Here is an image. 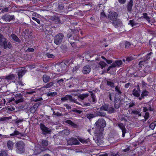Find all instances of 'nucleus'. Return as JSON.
Segmentation results:
<instances>
[{"instance_id": "f257e3e1", "label": "nucleus", "mask_w": 156, "mask_h": 156, "mask_svg": "<svg viewBox=\"0 0 156 156\" xmlns=\"http://www.w3.org/2000/svg\"><path fill=\"white\" fill-rule=\"evenodd\" d=\"M12 47L11 43L0 33V48H3L4 49L7 48L11 49Z\"/></svg>"}, {"instance_id": "f03ea898", "label": "nucleus", "mask_w": 156, "mask_h": 156, "mask_svg": "<svg viewBox=\"0 0 156 156\" xmlns=\"http://www.w3.org/2000/svg\"><path fill=\"white\" fill-rule=\"evenodd\" d=\"M12 47L11 43L0 33V48H3L4 49L7 48L11 49Z\"/></svg>"}, {"instance_id": "7ed1b4c3", "label": "nucleus", "mask_w": 156, "mask_h": 156, "mask_svg": "<svg viewBox=\"0 0 156 156\" xmlns=\"http://www.w3.org/2000/svg\"><path fill=\"white\" fill-rule=\"evenodd\" d=\"M7 100L8 102L6 105H9V104H8V103H11V104H14V102L17 104L18 103L23 102L24 101V99L23 97V94H17L15 95V97L8 99Z\"/></svg>"}, {"instance_id": "20e7f679", "label": "nucleus", "mask_w": 156, "mask_h": 156, "mask_svg": "<svg viewBox=\"0 0 156 156\" xmlns=\"http://www.w3.org/2000/svg\"><path fill=\"white\" fill-rule=\"evenodd\" d=\"M95 128L101 132L104 130V128L106 125L105 121L103 118L99 119L95 123Z\"/></svg>"}, {"instance_id": "39448f33", "label": "nucleus", "mask_w": 156, "mask_h": 156, "mask_svg": "<svg viewBox=\"0 0 156 156\" xmlns=\"http://www.w3.org/2000/svg\"><path fill=\"white\" fill-rule=\"evenodd\" d=\"M40 128L42 131V134L46 136L48 134H50L52 132V129L48 127L43 123H41L40 125Z\"/></svg>"}, {"instance_id": "423d86ee", "label": "nucleus", "mask_w": 156, "mask_h": 156, "mask_svg": "<svg viewBox=\"0 0 156 156\" xmlns=\"http://www.w3.org/2000/svg\"><path fill=\"white\" fill-rule=\"evenodd\" d=\"M64 37V35L62 33H58L55 36L54 38V43L57 45H60L62 42Z\"/></svg>"}, {"instance_id": "0eeeda50", "label": "nucleus", "mask_w": 156, "mask_h": 156, "mask_svg": "<svg viewBox=\"0 0 156 156\" xmlns=\"http://www.w3.org/2000/svg\"><path fill=\"white\" fill-rule=\"evenodd\" d=\"M114 107L116 109H119L122 105V100L121 97H118L117 95L115 94L114 99Z\"/></svg>"}, {"instance_id": "6e6552de", "label": "nucleus", "mask_w": 156, "mask_h": 156, "mask_svg": "<svg viewBox=\"0 0 156 156\" xmlns=\"http://www.w3.org/2000/svg\"><path fill=\"white\" fill-rule=\"evenodd\" d=\"M11 129L12 131H13V132L10 134L9 135H5L4 136L5 138H9L10 137H15L17 135H19L20 136H23L24 134H22L19 131L16 130L15 128H14L13 127H11Z\"/></svg>"}, {"instance_id": "1a4fd4ad", "label": "nucleus", "mask_w": 156, "mask_h": 156, "mask_svg": "<svg viewBox=\"0 0 156 156\" xmlns=\"http://www.w3.org/2000/svg\"><path fill=\"white\" fill-rule=\"evenodd\" d=\"M16 152L18 153L22 154L25 151L24 143L22 142L18 143L16 147Z\"/></svg>"}, {"instance_id": "9d476101", "label": "nucleus", "mask_w": 156, "mask_h": 156, "mask_svg": "<svg viewBox=\"0 0 156 156\" xmlns=\"http://www.w3.org/2000/svg\"><path fill=\"white\" fill-rule=\"evenodd\" d=\"M69 100L70 102H73L78 105H80V104L77 101V99L75 98H73L72 96L70 95H67L64 97L61 98V101H65Z\"/></svg>"}, {"instance_id": "9b49d317", "label": "nucleus", "mask_w": 156, "mask_h": 156, "mask_svg": "<svg viewBox=\"0 0 156 156\" xmlns=\"http://www.w3.org/2000/svg\"><path fill=\"white\" fill-rule=\"evenodd\" d=\"M118 16V13L112 11H110L108 16V19L112 21L117 19Z\"/></svg>"}, {"instance_id": "f8f14e48", "label": "nucleus", "mask_w": 156, "mask_h": 156, "mask_svg": "<svg viewBox=\"0 0 156 156\" xmlns=\"http://www.w3.org/2000/svg\"><path fill=\"white\" fill-rule=\"evenodd\" d=\"M2 18L3 20L8 22H10L11 20H14L15 19L14 15H10L8 14L4 15Z\"/></svg>"}, {"instance_id": "ddd939ff", "label": "nucleus", "mask_w": 156, "mask_h": 156, "mask_svg": "<svg viewBox=\"0 0 156 156\" xmlns=\"http://www.w3.org/2000/svg\"><path fill=\"white\" fill-rule=\"evenodd\" d=\"M114 27L116 28L121 27L122 25V23L121 20L117 18L112 21V22Z\"/></svg>"}, {"instance_id": "4468645a", "label": "nucleus", "mask_w": 156, "mask_h": 156, "mask_svg": "<svg viewBox=\"0 0 156 156\" xmlns=\"http://www.w3.org/2000/svg\"><path fill=\"white\" fill-rule=\"evenodd\" d=\"M67 144L69 145L77 144L79 143L78 140L75 138L72 137L69 139L67 141Z\"/></svg>"}, {"instance_id": "2eb2a0df", "label": "nucleus", "mask_w": 156, "mask_h": 156, "mask_svg": "<svg viewBox=\"0 0 156 156\" xmlns=\"http://www.w3.org/2000/svg\"><path fill=\"white\" fill-rule=\"evenodd\" d=\"M133 0H129L128 1L126 5V8L127 11L129 12H131L133 8Z\"/></svg>"}, {"instance_id": "dca6fc26", "label": "nucleus", "mask_w": 156, "mask_h": 156, "mask_svg": "<svg viewBox=\"0 0 156 156\" xmlns=\"http://www.w3.org/2000/svg\"><path fill=\"white\" fill-rule=\"evenodd\" d=\"M90 67L88 65L84 66L83 68L82 72L84 74H88L91 71Z\"/></svg>"}, {"instance_id": "f3484780", "label": "nucleus", "mask_w": 156, "mask_h": 156, "mask_svg": "<svg viewBox=\"0 0 156 156\" xmlns=\"http://www.w3.org/2000/svg\"><path fill=\"white\" fill-rule=\"evenodd\" d=\"M94 140L98 146L100 145L104 142L102 139L101 138L100 136L98 135L95 136V137L94 138Z\"/></svg>"}, {"instance_id": "a211bd4d", "label": "nucleus", "mask_w": 156, "mask_h": 156, "mask_svg": "<svg viewBox=\"0 0 156 156\" xmlns=\"http://www.w3.org/2000/svg\"><path fill=\"white\" fill-rule=\"evenodd\" d=\"M40 102H38L35 104L33 106L30 108V111L31 113H34L38 107L41 104Z\"/></svg>"}, {"instance_id": "6ab92c4d", "label": "nucleus", "mask_w": 156, "mask_h": 156, "mask_svg": "<svg viewBox=\"0 0 156 156\" xmlns=\"http://www.w3.org/2000/svg\"><path fill=\"white\" fill-rule=\"evenodd\" d=\"M149 94V92L146 90H143L142 91L140 96L139 97L138 99L139 100H142L145 97H147L148 96Z\"/></svg>"}, {"instance_id": "aec40b11", "label": "nucleus", "mask_w": 156, "mask_h": 156, "mask_svg": "<svg viewBox=\"0 0 156 156\" xmlns=\"http://www.w3.org/2000/svg\"><path fill=\"white\" fill-rule=\"evenodd\" d=\"M59 134L62 136L65 137L69 134V131L68 129H65L59 132Z\"/></svg>"}, {"instance_id": "412c9836", "label": "nucleus", "mask_w": 156, "mask_h": 156, "mask_svg": "<svg viewBox=\"0 0 156 156\" xmlns=\"http://www.w3.org/2000/svg\"><path fill=\"white\" fill-rule=\"evenodd\" d=\"M115 90L116 92L115 94L117 95L118 97H121L120 95L122 94V93L120 87L118 86H116L115 88Z\"/></svg>"}, {"instance_id": "4be33fe9", "label": "nucleus", "mask_w": 156, "mask_h": 156, "mask_svg": "<svg viewBox=\"0 0 156 156\" xmlns=\"http://www.w3.org/2000/svg\"><path fill=\"white\" fill-rule=\"evenodd\" d=\"M152 54V52H150L149 53L147 54L146 55L141 58V59H142L141 60L144 62H145L146 61H148L150 59V56Z\"/></svg>"}, {"instance_id": "5701e85b", "label": "nucleus", "mask_w": 156, "mask_h": 156, "mask_svg": "<svg viewBox=\"0 0 156 156\" xmlns=\"http://www.w3.org/2000/svg\"><path fill=\"white\" fill-rule=\"evenodd\" d=\"M65 123L68 124L69 126H71L75 128H76L77 127V124L73 122L72 121L70 120H67L65 122Z\"/></svg>"}, {"instance_id": "b1692460", "label": "nucleus", "mask_w": 156, "mask_h": 156, "mask_svg": "<svg viewBox=\"0 0 156 156\" xmlns=\"http://www.w3.org/2000/svg\"><path fill=\"white\" fill-rule=\"evenodd\" d=\"M69 61L68 60H66L65 61L64 63H62L59 65V67L61 68L62 66H64V68L62 69V70H65L66 66H68L69 64H68Z\"/></svg>"}, {"instance_id": "393cba45", "label": "nucleus", "mask_w": 156, "mask_h": 156, "mask_svg": "<svg viewBox=\"0 0 156 156\" xmlns=\"http://www.w3.org/2000/svg\"><path fill=\"white\" fill-rule=\"evenodd\" d=\"M12 119L11 117H3L0 118V121L2 122L3 123H6L8 122V121Z\"/></svg>"}, {"instance_id": "a878e982", "label": "nucleus", "mask_w": 156, "mask_h": 156, "mask_svg": "<svg viewBox=\"0 0 156 156\" xmlns=\"http://www.w3.org/2000/svg\"><path fill=\"white\" fill-rule=\"evenodd\" d=\"M11 36L12 39L18 43H20L21 40L18 37L14 34H12L11 35Z\"/></svg>"}, {"instance_id": "bb28decb", "label": "nucleus", "mask_w": 156, "mask_h": 156, "mask_svg": "<svg viewBox=\"0 0 156 156\" xmlns=\"http://www.w3.org/2000/svg\"><path fill=\"white\" fill-rule=\"evenodd\" d=\"M26 71L22 69L19 71L18 73V76L19 80H20V79L24 75Z\"/></svg>"}, {"instance_id": "cd10ccee", "label": "nucleus", "mask_w": 156, "mask_h": 156, "mask_svg": "<svg viewBox=\"0 0 156 156\" xmlns=\"http://www.w3.org/2000/svg\"><path fill=\"white\" fill-rule=\"evenodd\" d=\"M15 78V76L14 74H12L6 76L5 77V79L6 80L7 82H9V81L13 80Z\"/></svg>"}, {"instance_id": "c85d7f7f", "label": "nucleus", "mask_w": 156, "mask_h": 156, "mask_svg": "<svg viewBox=\"0 0 156 156\" xmlns=\"http://www.w3.org/2000/svg\"><path fill=\"white\" fill-rule=\"evenodd\" d=\"M54 83L53 82H50L48 83H47L45 85L41 87L40 89L41 90H43L44 88H49L53 85Z\"/></svg>"}, {"instance_id": "c756f323", "label": "nucleus", "mask_w": 156, "mask_h": 156, "mask_svg": "<svg viewBox=\"0 0 156 156\" xmlns=\"http://www.w3.org/2000/svg\"><path fill=\"white\" fill-rule=\"evenodd\" d=\"M84 7L85 9L86 10V11H88L91 9V3L87 2L85 3V5L84 6Z\"/></svg>"}, {"instance_id": "7c9ffc66", "label": "nucleus", "mask_w": 156, "mask_h": 156, "mask_svg": "<svg viewBox=\"0 0 156 156\" xmlns=\"http://www.w3.org/2000/svg\"><path fill=\"white\" fill-rule=\"evenodd\" d=\"M133 94L135 97L139 98L140 95V91L136 90V89H134L133 90Z\"/></svg>"}, {"instance_id": "2f4dec72", "label": "nucleus", "mask_w": 156, "mask_h": 156, "mask_svg": "<svg viewBox=\"0 0 156 156\" xmlns=\"http://www.w3.org/2000/svg\"><path fill=\"white\" fill-rule=\"evenodd\" d=\"M42 151L40 147H35L34 152L35 154H40Z\"/></svg>"}, {"instance_id": "473e14b6", "label": "nucleus", "mask_w": 156, "mask_h": 156, "mask_svg": "<svg viewBox=\"0 0 156 156\" xmlns=\"http://www.w3.org/2000/svg\"><path fill=\"white\" fill-rule=\"evenodd\" d=\"M115 108L113 107H109L108 110L107 111L108 113L109 114H111L116 112V110Z\"/></svg>"}, {"instance_id": "72a5a7b5", "label": "nucleus", "mask_w": 156, "mask_h": 156, "mask_svg": "<svg viewBox=\"0 0 156 156\" xmlns=\"http://www.w3.org/2000/svg\"><path fill=\"white\" fill-rule=\"evenodd\" d=\"M108 106L109 105L108 104H105L101 107L100 108V110L107 112L108 110Z\"/></svg>"}, {"instance_id": "f704fd0d", "label": "nucleus", "mask_w": 156, "mask_h": 156, "mask_svg": "<svg viewBox=\"0 0 156 156\" xmlns=\"http://www.w3.org/2000/svg\"><path fill=\"white\" fill-rule=\"evenodd\" d=\"M107 96L111 101H112L113 98L115 97V94L113 92H109L107 93Z\"/></svg>"}, {"instance_id": "c9c22d12", "label": "nucleus", "mask_w": 156, "mask_h": 156, "mask_svg": "<svg viewBox=\"0 0 156 156\" xmlns=\"http://www.w3.org/2000/svg\"><path fill=\"white\" fill-rule=\"evenodd\" d=\"M109 156H120L121 154L118 152H110L108 153Z\"/></svg>"}, {"instance_id": "e433bc0d", "label": "nucleus", "mask_w": 156, "mask_h": 156, "mask_svg": "<svg viewBox=\"0 0 156 156\" xmlns=\"http://www.w3.org/2000/svg\"><path fill=\"white\" fill-rule=\"evenodd\" d=\"M14 143L11 140H9L7 143V146L9 149H12Z\"/></svg>"}, {"instance_id": "4c0bfd02", "label": "nucleus", "mask_w": 156, "mask_h": 156, "mask_svg": "<svg viewBox=\"0 0 156 156\" xmlns=\"http://www.w3.org/2000/svg\"><path fill=\"white\" fill-rule=\"evenodd\" d=\"M89 96L88 94H79L78 96V98L81 100H83L85 98Z\"/></svg>"}, {"instance_id": "58836bf2", "label": "nucleus", "mask_w": 156, "mask_h": 156, "mask_svg": "<svg viewBox=\"0 0 156 156\" xmlns=\"http://www.w3.org/2000/svg\"><path fill=\"white\" fill-rule=\"evenodd\" d=\"M43 80L45 83H47L50 80V78L49 76L44 75L43 77Z\"/></svg>"}, {"instance_id": "ea45409f", "label": "nucleus", "mask_w": 156, "mask_h": 156, "mask_svg": "<svg viewBox=\"0 0 156 156\" xmlns=\"http://www.w3.org/2000/svg\"><path fill=\"white\" fill-rule=\"evenodd\" d=\"M73 33V31L71 29H69L67 32V36L68 38L71 37Z\"/></svg>"}, {"instance_id": "a19ab883", "label": "nucleus", "mask_w": 156, "mask_h": 156, "mask_svg": "<svg viewBox=\"0 0 156 156\" xmlns=\"http://www.w3.org/2000/svg\"><path fill=\"white\" fill-rule=\"evenodd\" d=\"M24 120L23 119L20 118L19 119H17L14 120L15 123L17 125H19V123H21L23 122Z\"/></svg>"}, {"instance_id": "79ce46f5", "label": "nucleus", "mask_w": 156, "mask_h": 156, "mask_svg": "<svg viewBox=\"0 0 156 156\" xmlns=\"http://www.w3.org/2000/svg\"><path fill=\"white\" fill-rule=\"evenodd\" d=\"M86 116L88 119L90 120L95 117V116L93 113H87L86 114Z\"/></svg>"}, {"instance_id": "37998d69", "label": "nucleus", "mask_w": 156, "mask_h": 156, "mask_svg": "<svg viewBox=\"0 0 156 156\" xmlns=\"http://www.w3.org/2000/svg\"><path fill=\"white\" fill-rule=\"evenodd\" d=\"M106 83L108 86H110L112 88H113L115 87L114 83L112 82L107 80H106Z\"/></svg>"}, {"instance_id": "c03bdc74", "label": "nucleus", "mask_w": 156, "mask_h": 156, "mask_svg": "<svg viewBox=\"0 0 156 156\" xmlns=\"http://www.w3.org/2000/svg\"><path fill=\"white\" fill-rule=\"evenodd\" d=\"M118 126L122 130V131L126 130L125 126L122 123H119L117 124Z\"/></svg>"}, {"instance_id": "a18cd8bd", "label": "nucleus", "mask_w": 156, "mask_h": 156, "mask_svg": "<svg viewBox=\"0 0 156 156\" xmlns=\"http://www.w3.org/2000/svg\"><path fill=\"white\" fill-rule=\"evenodd\" d=\"M130 114L131 115H138L140 116H141V114L140 113V112L137 110H132Z\"/></svg>"}, {"instance_id": "49530a36", "label": "nucleus", "mask_w": 156, "mask_h": 156, "mask_svg": "<svg viewBox=\"0 0 156 156\" xmlns=\"http://www.w3.org/2000/svg\"><path fill=\"white\" fill-rule=\"evenodd\" d=\"M79 141L82 143L86 144L89 142V139H86L85 138H80L79 139Z\"/></svg>"}, {"instance_id": "de8ad7c7", "label": "nucleus", "mask_w": 156, "mask_h": 156, "mask_svg": "<svg viewBox=\"0 0 156 156\" xmlns=\"http://www.w3.org/2000/svg\"><path fill=\"white\" fill-rule=\"evenodd\" d=\"M156 126V121H154L151 123L149 125V128L151 129H154L155 126Z\"/></svg>"}, {"instance_id": "09e8293b", "label": "nucleus", "mask_w": 156, "mask_h": 156, "mask_svg": "<svg viewBox=\"0 0 156 156\" xmlns=\"http://www.w3.org/2000/svg\"><path fill=\"white\" fill-rule=\"evenodd\" d=\"M97 115L98 116L101 117H105L106 115V114L105 112H97Z\"/></svg>"}, {"instance_id": "8fccbe9b", "label": "nucleus", "mask_w": 156, "mask_h": 156, "mask_svg": "<svg viewBox=\"0 0 156 156\" xmlns=\"http://www.w3.org/2000/svg\"><path fill=\"white\" fill-rule=\"evenodd\" d=\"M64 6L61 3H58V9L59 11H61L64 8Z\"/></svg>"}, {"instance_id": "3c124183", "label": "nucleus", "mask_w": 156, "mask_h": 156, "mask_svg": "<svg viewBox=\"0 0 156 156\" xmlns=\"http://www.w3.org/2000/svg\"><path fill=\"white\" fill-rule=\"evenodd\" d=\"M61 48L63 51H67V46L66 44H62L61 46Z\"/></svg>"}, {"instance_id": "603ef678", "label": "nucleus", "mask_w": 156, "mask_h": 156, "mask_svg": "<svg viewBox=\"0 0 156 156\" xmlns=\"http://www.w3.org/2000/svg\"><path fill=\"white\" fill-rule=\"evenodd\" d=\"M98 64L101 66V69L105 67L107 65V64L103 61H100L99 62Z\"/></svg>"}, {"instance_id": "864d4df0", "label": "nucleus", "mask_w": 156, "mask_h": 156, "mask_svg": "<svg viewBox=\"0 0 156 156\" xmlns=\"http://www.w3.org/2000/svg\"><path fill=\"white\" fill-rule=\"evenodd\" d=\"M59 18L60 20H59V21L60 22V23H62L66 20V18L62 16H59Z\"/></svg>"}, {"instance_id": "5fc2aeb1", "label": "nucleus", "mask_w": 156, "mask_h": 156, "mask_svg": "<svg viewBox=\"0 0 156 156\" xmlns=\"http://www.w3.org/2000/svg\"><path fill=\"white\" fill-rule=\"evenodd\" d=\"M143 15L144 16V17L149 22H150V18L148 16L147 13H144L143 14Z\"/></svg>"}, {"instance_id": "6e6d98bb", "label": "nucleus", "mask_w": 156, "mask_h": 156, "mask_svg": "<svg viewBox=\"0 0 156 156\" xmlns=\"http://www.w3.org/2000/svg\"><path fill=\"white\" fill-rule=\"evenodd\" d=\"M41 145L43 147H46L48 145V141L46 140H43L42 141Z\"/></svg>"}, {"instance_id": "4d7b16f0", "label": "nucleus", "mask_w": 156, "mask_h": 156, "mask_svg": "<svg viewBox=\"0 0 156 156\" xmlns=\"http://www.w3.org/2000/svg\"><path fill=\"white\" fill-rule=\"evenodd\" d=\"M45 25V34H48V33H49V31H50V26H49V25Z\"/></svg>"}, {"instance_id": "13d9d810", "label": "nucleus", "mask_w": 156, "mask_h": 156, "mask_svg": "<svg viewBox=\"0 0 156 156\" xmlns=\"http://www.w3.org/2000/svg\"><path fill=\"white\" fill-rule=\"evenodd\" d=\"M0 156H8V154L6 151H0Z\"/></svg>"}, {"instance_id": "bf43d9fd", "label": "nucleus", "mask_w": 156, "mask_h": 156, "mask_svg": "<svg viewBox=\"0 0 156 156\" xmlns=\"http://www.w3.org/2000/svg\"><path fill=\"white\" fill-rule=\"evenodd\" d=\"M129 24H130L131 25L132 27L136 25L138 23H136L135 22L134 20H130L129 23H128Z\"/></svg>"}, {"instance_id": "052dcab7", "label": "nucleus", "mask_w": 156, "mask_h": 156, "mask_svg": "<svg viewBox=\"0 0 156 156\" xmlns=\"http://www.w3.org/2000/svg\"><path fill=\"white\" fill-rule=\"evenodd\" d=\"M45 25L44 24H42L39 27V29L41 31L45 32Z\"/></svg>"}, {"instance_id": "680f3d73", "label": "nucleus", "mask_w": 156, "mask_h": 156, "mask_svg": "<svg viewBox=\"0 0 156 156\" xmlns=\"http://www.w3.org/2000/svg\"><path fill=\"white\" fill-rule=\"evenodd\" d=\"M91 97L92 98V102L93 104L96 103L97 102V99L95 94H93V95L91 96Z\"/></svg>"}, {"instance_id": "e2e57ef3", "label": "nucleus", "mask_w": 156, "mask_h": 156, "mask_svg": "<svg viewBox=\"0 0 156 156\" xmlns=\"http://www.w3.org/2000/svg\"><path fill=\"white\" fill-rule=\"evenodd\" d=\"M115 62L116 63L117 66L119 67L120 66L122 63V61L121 60H119L115 61Z\"/></svg>"}, {"instance_id": "0e129e2a", "label": "nucleus", "mask_w": 156, "mask_h": 156, "mask_svg": "<svg viewBox=\"0 0 156 156\" xmlns=\"http://www.w3.org/2000/svg\"><path fill=\"white\" fill-rule=\"evenodd\" d=\"M36 92L34 90H29L28 91H27L26 92V94L27 95L28 94L33 95L34 93H35Z\"/></svg>"}, {"instance_id": "69168bd1", "label": "nucleus", "mask_w": 156, "mask_h": 156, "mask_svg": "<svg viewBox=\"0 0 156 156\" xmlns=\"http://www.w3.org/2000/svg\"><path fill=\"white\" fill-rule=\"evenodd\" d=\"M57 94V93L56 92H50L48 93L47 96H54Z\"/></svg>"}, {"instance_id": "338daca9", "label": "nucleus", "mask_w": 156, "mask_h": 156, "mask_svg": "<svg viewBox=\"0 0 156 156\" xmlns=\"http://www.w3.org/2000/svg\"><path fill=\"white\" fill-rule=\"evenodd\" d=\"M45 55L48 58H54L55 57V56L49 53H46Z\"/></svg>"}, {"instance_id": "774afa93", "label": "nucleus", "mask_w": 156, "mask_h": 156, "mask_svg": "<svg viewBox=\"0 0 156 156\" xmlns=\"http://www.w3.org/2000/svg\"><path fill=\"white\" fill-rule=\"evenodd\" d=\"M72 112H75L76 113L80 114L82 112V111L77 109H76V108H74L71 110Z\"/></svg>"}]
</instances>
